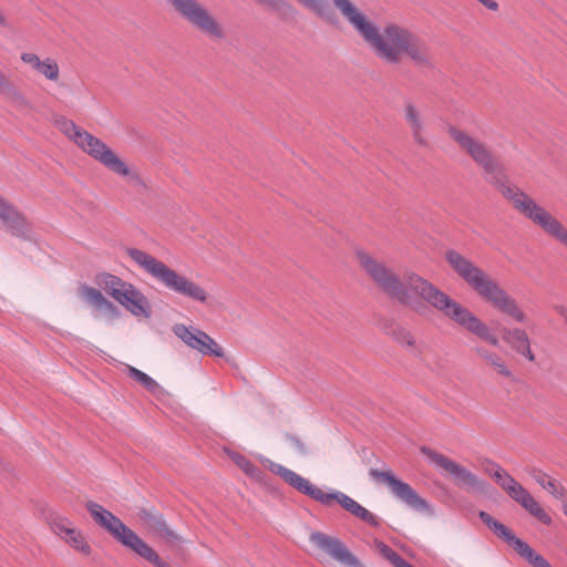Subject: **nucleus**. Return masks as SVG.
<instances>
[{"mask_svg":"<svg viewBox=\"0 0 567 567\" xmlns=\"http://www.w3.org/2000/svg\"><path fill=\"white\" fill-rule=\"evenodd\" d=\"M354 256L360 269L384 293L411 308L416 305L413 297L415 295L466 332L489 346L498 347V337L492 332L485 321L426 279L416 274H410L406 276L405 282H402L385 262L368 251L357 249Z\"/></svg>","mask_w":567,"mask_h":567,"instance_id":"1","label":"nucleus"},{"mask_svg":"<svg viewBox=\"0 0 567 567\" xmlns=\"http://www.w3.org/2000/svg\"><path fill=\"white\" fill-rule=\"evenodd\" d=\"M331 1L381 61L398 64L404 59H410L420 66H429L432 63L427 44L409 28L390 22L379 30L375 23L351 0Z\"/></svg>","mask_w":567,"mask_h":567,"instance_id":"2","label":"nucleus"},{"mask_svg":"<svg viewBox=\"0 0 567 567\" xmlns=\"http://www.w3.org/2000/svg\"><path fill=\"white\" fill-rule=\"evenodd\" d=\"M445 259L451 269L484 302L518 323L527 321V313L501 284L470 258L456 250H447Z\"/></svg>","mask_w":567,"mask_h":567,"instance_id":"3","label":"nucleus"},{"mask_svg":"<svg viewBox=\"0 0 567 567\" xmlns=\"http://www.w3.org/2000/svg\"><path fill=\"white\" fill-rule=\"evenodd\" d=\"M56 128L72 141L83 153L100 163L114 175L128 184L142 183L137 169L122 158L111 146L101 138L75 124L72 120L60 117L55 121Z\"/></svg>","mask_w":567,"mask_h":567,"instance_id":"4","label":"nucleus"},{"mask_svg":"<svg viewBox=\"0 0 567 567\" xmlns=\"http://www.w3.org/2000/svg\"><path fill=\"white\" fill-rule=\"evenodd\" d=\"M126 254L141 269L169 291L203 305L208 303V291L189 277L141 249L128 248Z\"/></svg>","mask_w":567,"mask_h":567,"instance_id":"5","label":"nucleus"},{"mask_svg":"<svg viewBox=\"0 0 567 567\" xmlns=\"http://www.w3.org/2000/svg\"><path fill=\"white\" fill-rule=\"evenodd\" d=\"M502 193L517 213L540 229L547 237L567 249V226L561 220L518 187L507 186L504 187Z\"/></svg>","mask_w":567,"mask_h":567,"instance_id":"6","label":"nucleus"},{"mask_svg":"<svg viewBox=\"0 0 567 567\" xmlns=\"http://www.w3.org/2000/svg\"><path fill=\"white\" fill-rule=\"evenodd\" d=\"M86 508L95 523L106 529L124 547L131 549L155 567H172L134 530L125 526L111 512L94 502H89Z\"/></svg>","mask_w":567,"mask_h":567,"instance_id":"7","label":"nucleus"},{"mask_svg":"<svg viewBox=\"0 0 567 567\" xmlns=\"http://www.w3.org/2000/svg\"><path fill=\"white\" fill-rule=\"evenodd\" d=\"M420 452L430 465L455 486L467 492L486 491V481L460 462L427 446H422Z\"/></svg>","mask_w":567,"mask_h":567,"instance_id":"8","label":"nucleus"},{"mask_svg":"<svg viewBox=\"0 0 567 567\" xmlns=\"http://www.w3.org/2000/svg\"><path fill=\"white\" fill-rule=\"evenodd\" d=\"M193 28L213 39L224 38V30L214 14L198 0H167Z\"/></svg>","mask_w":567,"mask_h":567,"instance_id":"9","label":"nucleus"},{"mask_svg":"<svg viewBox=\"0 0 567 567\" xmlns=\"http://www.w3.org/2000/svg\"><path fill=\"white\" fill-rule=\"evenodd\" d=\"M450 137L478 165L485 174L494 176L499 171V165L492 151L485 143L472 136L458 127L449 128Z\"/></svg>","mask_w":567,"mask_h":567,"instance_id":"10","label":"nucleus"},{"mask_svg":"<svg viewBox=\"0 0 567 567\" xmlns=\"http://www.w3.org/2000/svg\"><path fill=\"white\" fill-rule=\"evenodd\" d=\"M482 520L499 537H502L520 557L534 567H553L549 561L536 553L527 543L517 538L511 529L495 520L485 512L480 513Z\"/></svg>","mask_w":567,"mask_h":567,"instance_id":"11","label":"nucleus"},{"mask_svg":"<svg viewBox=\"0 0 567 567\" xmlns=\"http://www.w3.org/2000/svg\"><path fill=\"white\" fill-rule=\"evenodd\" d=\"M51 530L74 551L84 557L92 554V546L85 535L69 518L51 514L48 518Z\"/></svg>","mask_w":567,"mask_h":567,"instance_id":"12","label":"nucleus"},{"mask_svg":"<svg viewBox=\"0 0 567 567\" xmlns=\"http://www.w3.org/2000/svg\"><path fill=\"white\" fill-rule=\"evenodd\" d=\"M173 332L187 347L196 350L203 355L221 358L225 354L221 346L205 331L192 327H186L183 323H177L173 327Z\"/></svg>","mask_w":567,"mask_h":567,"instance_id":"13","label":"nucleus"},{"mask_svg":"<svg viewBox=\"0 0 567 567\" xmlns=\"http://www.w3.org/2000/svg\"><path fill=\"white\" fill-rule=\"evenodd\" d=\"M478 468L509 496H528L526 489L501 464L483 456L477 458Z\"/></svg>","mask_w":567,"mask_h":567,"instance_id":"14","label":"nucleus"},{"mask_svg":"<svg viewBox=\"0 0 567 567\" xmlns=\"http://www.w3.org/2000/svg\"><path fill=\"white\" fill-rule=\"evenodd\" d=\"M310 542L346 567H364L338 538L315 532L310 535Z\"/></svg>","mask_w":567,"mask_h":567,"instance_id":"15","label":"nucleus"},{"mask_svg":"<svg viewBox=\"0 0 567 567\" xmlns=\"http://www.w3.org/2000/svg\"><path fill=\"white\" fill-rule=\"evenodd\" d=\"M403 120L414 144L420 147L429 146V125L422 109L414 102L406 101L403 106Z\"/></svg>","mask_w":567,"mask_h":567,"instance_id":"16","label":"nucleus"},{"mask_svg":"<svg viewBox=\"0 0 567 567\" xmlns=\"http://www.w3.org/2000/svg\"><path fill=\"white\" fill-rule=\"evenodd\" d=\"M21 61L28 65L29 70L48 82L58 84L61 80V69L58 60L53 56H40L34 52H22Z\"/></svg>","mask_w":567,"mask_h":567,"instance_id":"17","label":"nucleus"},{"mask_svg":"<svg viewBox=\"0 0 567 567\" xmlns=\"http://www.w3.org/2000/svg\"><path fill=\"white\" fill-rule=\"evenodd\" d=\"M0 223L2 227L18 237H24L30 231V224L27 217L11 203L0 194Z\"/></svg>","mask_w":567,"mask_h":567,"instance_id":"18","label":"nucleus"},{"mask_svg":"<svg viewBox=\"0 0 567 567\" xmlns=\"http://www.w3.org/2000/svg\"><path fill=\"white\" fill-rule=\"evenodd\" d=\"M79 293L95 310L99 317L107 321H113L120 317L118 308L100 289L84 285L79 289Z\"/></svg>","mask_w":567,"mask_h":567,"instance_id":"19","label":"nucleus"},{"mask_svg":"<svg viewBox=\"0 0 567 567\" xmlns=\"http://www.w3.org/2000/svg\"><path fill=\"white\" fill-rule=\"evenodd\" d=\"M115 301L136 318L148 319L152 315V307L148 299L131 282L123 289Z\"/></svg>","mask_w":567,"mask_h":567,"instance_id":"20","label":"nucleus"},{"mask_svg":"<svg viewBox=\"0 0 567 567\" xmlns=\"http://www.w3.org/2000/svg\"><path fill=\"white\" fill-rule=\"evenodd\" d=\"M502 340L516 354L528 362H535L536 355L532 349V340L528 332L519 327H506L502 329Z\"/></svg>","mask_w":567,"mask_h":567,"instance_id":"21","label":"nucleus"},{"mask_svg":"<svg viewBox=\"0 0 567 567\" xmlns=\"http://www.w3.org/2000/svg\"><path fill=\"white\" fill-rule=\"evenodd\" d=\"M271 471L280 475L285 482L295 487L299 493L308 496H343L342 494H322L308 480L279 464H272Z\"/></svg>","mask_w":567,"mask_h":567,"instance_id":"22","label":"nucleus"},{"mask_svg":"<svg viewBox=\"0 0 567 567\" xmlns=\"http://www.w3.org/2000/svg\"><path fill=\"white\" fill-rule=\"evenodd\" d=\"M369 474L377 483L386 485L390 492L396 496H416L412 487L398 478L391 470L371 468Z\"/></svg>","mask_w":567,"mask_h":567,"instance_id":"23","label":"nucleus"},{"mask_svg":"<svg viewBox=\"0 0 567 567\" xmlns=\"http://www.w3.org/2000/svg\"><path fill=\"white\" fill-rule=\"evenodd\" d=\"M528 475L542 487L544 493L553 496H567V485L540 470H529Z\"/></svg>","mask_w":567,"mask_h":567,"instance_id":"24","label":"nucleus"},{"mask_svg":"<svg viewBox=\"0 0 567 567\" xmlns=\"http://www.w3.org/2000/svg\"><path fill=\"white\" fill-rule=\"evenodd\" d=\"M95 284L100 287L101 291L104 290L115 300L130 282L115 275L101 272L95 276Z\"/></svg>","mask_w":567,"mask_h":567,"instance_id":"25","label":"nucleus"},{"mask_svg":"<svg viewBox=\"0 0 567 567\" xmlns=\"http://www.w3.org/2000/svg\"><path fill=\"white\" fill-rule=\"evenodd\" d=\"M322 504L330 506L331 502L334 498H319ZM340 505L358 518L369 523V524H377L375 516L369 512L367 508L361 506L359 503L355 502L354 498H336Z\"/></svg>","mask_w":567,"mask_h":567,"instance_id":"26","label":"nucleus"},{"mask_svg":"<svg viewBox=\"0 0 567 567\" xmlns=\"http://www.w3.org/2000/svg\"><path fill=\"white\" fill-rule=\"evenodd\" d=\"M127 374L130 378L134 379L142 386H144L153 395L159 396L165 393V390L153 378H151L143 371L128 365Z\"/></svg>","mask_w":567,"mask_h":567,"instance_id":"27","label":"nucleus"},{"mask_svg":"<svg viewBox=\"0 0 567 567\" xmlns=\"http://www.w3.org/2000/svg\"><path fill=\"white\" fill-rule=\"evenodd\" d=\"M520 505L537 520L545 525L551 524L550 514L542 506L536 498H518Z\"/></svg>","mask_w":567,"mask_h":567,"instance_id":"28","label":"nucleus"},{"mask_svg":"<svg viewBox=\"0 0 567 567\" xmlns=\"http://www.w3.org/2000/svg\"><path fill=\"white\" fill-rule=\"evenodd\" d=\"M375 548L378 551L386 558L389 561H391L395 567H412L411 564L405 561L401 556H399L394 550H392L388 545L377 542Z\"/></svg>","mask_w":567,"mask_h":567,"instance_id":"29","label":"nucleus"},{"mask_svg":"<svg viewBox=\"0 0 567 567\" xmlns=\"http://www.w3.org/2000/svg\"><path fill=\"white\" fill-rule=\"evenodd\" d=\"M300 6L312 11L320 18L327 19L329 16V8L326 0H296Z\"/></svg>","mask_w":567,"mask_h":567,"instance_id":"30","label":"nucleus"},{"mask_svg":"<svg viewBox=\"0 0 567 567\" xmlns=\"http://www.w3.org/2000/svg\"><path fill=\"white\" fill-rule=\"evenodd\" d=\"M481 357L485 360V362L496 369V371L503 375H509V370L503 359L496 353H488L487 351H482Z\"/></svg>","mask_w":567,"mask_h":567,"instance_id":"31","label":"nucleus"},{"mask_svg":"<svg viewBox=\"0 0 567 567\" xmlns=\"http://www.w3.org/2000/svg\"><path fill=\"white\" fill-rule=\"evenodd\" d=\"M408 509L420 516H429L432 509L424 498H404Z\"/></svg>","mask_w":567,"mask_h":567,"instance_id":"32","label":"nucleus"},{"mask_svg":"<svg viewBox=\"0 0 567 567\" xmlns=\"http://www.w3.org/2000/svg\"><path fill=\"white\" fill-rule=\"evenodd\" d=\"M141 519L144 520V523L153 529L162 530L165 527V523L162 518V515H159L157 512L153 511H142L141 512Z\"/></svg>","mask_w":567,"mask_h":567,"instance_id":"33","label":"nucleus"},{"mask_svg":"<svg viewBox=\"0 0 567 567\" xmlns=\"http://www.w3.org/2000/svg\"><path fill=\"white\" fill-rule=\"evenodd\" d=\"M230 460L239 467L241 468L246 474L254 476L257 474L256 466L244 455L231 452L228 454Z\"/></svg>","mask_w":567,"mask_h":567,"instance_id":"34","label":"nucleus"},{"mask_svg":"<svg viewBox=\"0 0 567 567\" xmlns=\"http://www.w3.org/2000/svg\"><path fill=\"white\" fill-rule=\"evenodd\" d=\"M394 338L401 346L413 349L416 346L415 337L405 329H400L394 333Z\"/></svg>","mask_w":567,"mask_h":567,"instance_id":"35","label":"nucleus"},{"mask_svg":"<svg viewBox=\"0 0 567 567\" xmlns=\"http://www.w3.org/2000/svg\"><path fill=\"white\" fill-rule=\"evenodd\" d=\"M481 3L493 11H496L498 9V3L494 0H483Z\"/></svg>","mask_w":567,"mask_h":567,"instance_id":"36","label":"nucleus"},{"mask_svg":"<svg viewBox=\"0 0 567 567\" xmlns=\"http://www.w3.org/2000/svg\"><path fill=\"white\" fill-rule=\"evenodd\" d=\"M8 78L0 71V91H3L9 87Z\"/></svg>","mask_w":567,"mask_h":567,"instance_id":"37","label":"nucleus"},{"mask_svg":"<svg viewBox=\"0 0 567 567\" xmlns=\"http://www.w3.org/2000/svg\"><path fill=\"white\" fill-rule=\"evenodd\" d=\"M261 3L268 4L270 7L277 8L279 7L284 0H258Z\"/></svg>","mask_w":567,"mask_h":567,"instance_id":"38","label":"nucleus"},{"mask_svg":"<svg viewBox=\"0 0 567 567\" xmlns=\"http://www.w3.org/2000/svg\"><path fill=\"white\" fill-rule=\"evenodd\" d=\"M558 313H559L560 318L564 320L565 324L567 326V309L560 308L558 310Z\"/></svg>","mask_w":567,"mask_h":567,"instance_id":"39","label":"nucleus"},{"mask_svg":"<svg viewBox=\"0 0 567 567\" xmlns=\"http://www.w3.org/2000/svg\"><path fill=\"white\" fill-rule=\"evenodd\" d=\"M0 25H2V27L7 25V18L1 10H0Z\"/></svg>","mask_w":567,"mask_h":567,"instance_id":"40","label":"nucleus"},{"mask_svg":"<svg viewBox=\"0 0 567 567\" xmlns=\"http://www.w3.org/2000/svg\"><path fill=\"white\" fill-rule=\"evenodd\" d=\"M0 567H2V566H0Z\"/></svg>","mask_w":567,"mask_h":567,"instance_id":"41","label":"nucleus"},{"mask_svg":"<svg viewBox=\"0 0 567 567\" xmlns=\"http://www.w3.org/2000/svg\"><path fill=\"white\" fill-rule=\"evenodd\" d=\"M413 567V566H412Z\"/></svg>","mask_w":567,"mask_h":567,"instance_id":"42","label":"nucleus"}]
</instances>
